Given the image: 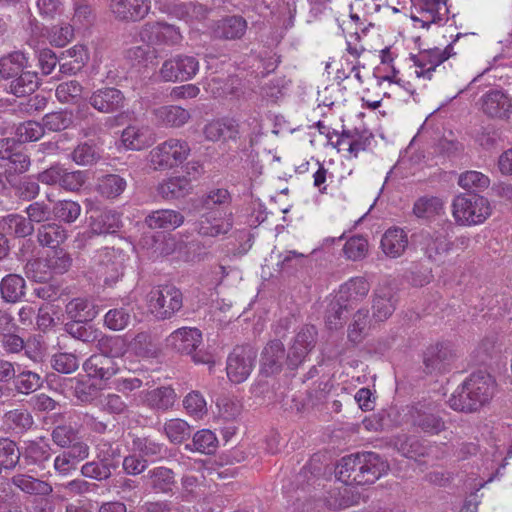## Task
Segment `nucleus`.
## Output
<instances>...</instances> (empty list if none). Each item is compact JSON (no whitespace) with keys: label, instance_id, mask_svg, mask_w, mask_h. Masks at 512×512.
I'll return each instance as SVG.
<instances>
[{"label":"nucleus","instance_id":"f257e3e1","mask_svg":"<svg viewBox=\"0 0 512 512\" xmlns=\"http://www.w3.org/2000/svg\"><path fill=\"white\" fill-rule=\"evenodd\" d=\"M389 471L388 462L372 451L343 457L337 465V478L346 485L373 484Z\"/></svg>","mask_w":512,"mask_h":512},{"label":"nucleus","instance_id":"f03ea898","mask_svg":"<svg viewBox=\"0 0 512 512\" xmlns=\"http://www.w3.org/2000/svg\"><path fill=\"white\" fill-rule=\"evenodd\" d=\"M492 214L490 201L479 194L463 193L452 202V215L461 226H476L484 223Z\"/></svg>","mask_w":512,"mask_h":512},{"label":"nucleus","instance_id":"7ed1b4c3","mask_svg":"<svg viewBox=\"0 0 512 512\" xmlns=\"http://www.w3.org/2000/svg\"><path fill=\"white\" fill-rule=\"evenodd\" d=\"M127 260L126 254L115 248H102L93 255L89 275L99 283L112 286L123 275L124 264Z\"/></svg>","mask_w":512,"mask_h":512},{"label":"nucleus","instance_id":"20e7f679","mask_svg":"<svg viewBox=\"0 0 512 512\" xmlns=\"http://www.w3.org/2000/svg\"><path fill=\"white\" fill-rule=\"evenodd\" d=\"M189 153L190 146L185 140L169 138L150 150L148 163L154 171L168 170L182 164Z\"/></svg>","mask_w":512,"mask_h":512},{"label":"nucleus","instance_id":"39448f33","mask_svg":"<svg viewBox=\"0 0 512 512\" xmlns=\"http://www.w3.org/2000/svg\"><path fill=\"white\" fill-rule=\"evenodd\" d=\"M149 312L158 320L170 319L183 306L181 291L174 286H158L146 297Z\"/></svg>","mask_w":512,"mask_h":512},{"label":"nucleus","instance_id":"423d86ee","mask_svg":"<svg viewBox=\"0 0 512 512\" xmlns=\"http://www.w3.org/2000/svg\"><path fill=\"white\" fill-rule=\"evenodd\" d=\"M233 227L231 208L210 209L196 222L195 229L201 236L217 237L227 234Z\"/></svg>","mask_w":512,"mask_h":512},{"label":"nucleus","instance_id":"0eeeda50","mask_svg":"<svg viewBox=\"0 0 512 512\" xmlns=\"http://www.w3.org/2000/svg\"><path fill=\"white\" fill-rule=\"evenodd\" d=\"M256 360V351L251 346H237L227 358L226 371L230 381L242 383L250 376Z\"/></svg>","mask_w":512,"mask_h":512},{"label":"nucleus","instance_id":"6e6552de","mask_svg":"<svg viewBox=\"0 0 512 512\" xmlns=\"http://www.w3.org/2000/svg\"><path fill=\"white\" fill-rule=\"evenodd\" d=\"M199 71V62L193 56L176 55L163 62L159 75L165 82L187 81Z\"/></svg>","mask_w":512,"mask_h":512},{"label":"nucleus","instance_id":"1a4fd4ad","mask_svg":"<svg viewBox=\"0 0 512 512\" xmlns=\"http://www.w3.org/2000/svg\"><path fill=\"white\" fill-rule=\"evenodd\" d=\"M142 42L148 45H177L182 41L179 28L165 22H147L139 32Z\"/></svg>","mask_w":512,"mask_h":512},{"label":"nucleus","instance_id":"9d476101","mask_svg":"<svg viewBox=\"0 0 512 512\" xmlns=\"http://www.w3.org/2000/svg\"><path fill=\"white\" fill-rule=\"evenodd\" d=\"M448 9L442 0H420L411 11V19L419 27L429 28L432 24H442L447 18Z\"/></svg>","mask_w":512,"mask_h":512},{"label":"nucleus","instance_id":"9b49d317","mask_svg":"<svg viewBox=\"0 0 512 512\" xmlns=\"http://www.w3.org/2000/svg\"><path fill=\"white\" fill-rule=\"evenodd\" d=\"M317 341V330L312 325L302 327L296 334L287 354V363L291 369L301 365L314 349Z\"/></svg>","mask_w":512,"mask_h":512},{"label":"nucleus","instance_id":"f8f14e48","mask_svg":"<svg viewBox=\"0 0 512 512\" xmlns=\"http://www.w3.org/2000/svg\"><path fill=\"white\" fill-rule=\"evenodd\" d=\"M454 54L452 44L447 45L444 49L436 47L419 52L414 56L416 76L431 80L437 67Z\"/></svg>","mask_w":512,"mask_h":512},{"label":"nucleus","instance_id":"ddd939ff","mask_svg":"<svg viewBox=\"0 0 512 512\" xmlns=\"http://www.w3.org/2000/svg\"><path fill=\"white\" fill-rule=\"evenodd\" d=\"M416 241L424 255L434 262L442 261L452 247L442 231H422L417 235Z\"/></svg>","mask_w":512,"mask_h":512},{"label":"nucleus","instance_id":"4468645a","mask_svg":"<svg viewBox=\"0 0 512 512\" xmlns=\"http://www.w3.org/2000/svg\"><path fill=\"white\" fill-rule=\"evenodd\" d=\"M88 102L95 110L104 114L119 112L126 106V98L123 92L115 87L108 86L94 90Z\"/></svg>","mask_w":512,"mask_h":512},{"label":"nucleus","instance_id":"2eb2a0df","mask_svg":"<svg viewBox=\"0 0 512 512\" xmlns=\"http://www.w3.org/2000/svg\"><path fill=\"white\" fill-rule=\"evenodd\" d=\"M201 343L202 333L193 327H181L166 338L167 347L186 355H192Z\"/></svg>","mask_w":512,"mask_h":512},{"label":"nucleus","instance_id":"dca6fc26","mask_svg":"<svg viewBox=\"0 0 512 512\" xmlns=\"http://www.w3.org/2000/svg\"><path fill=\"white\" fill-rule=\"evenodd\" d=\"M156 141L151 127L144 124L128 125L121 133L120 142L126 150L141 151Z\"/></svg>","mask_w":512,"mask_h":512},{"label":"nucleus","instance_id":"f3484780","mask_svg":"<svg viewBox=\"0 0 512 512\" xmlns=\"http://www.w3.org/2000/svg\"><path fill=\"white\" fill-rule=\"evenodd\" d=\"M248 28L245 18L240 15L225 16L211 25V34L216 39L239 40L244 37Z\"/></svg>","mask_w":512,"mask_h":512},{"label":"nucleus","instance_id":"a211bd4d","mask_svg":"<svg viewBox=\"0 0 512 512\" xmlns=\"http://www.w3.org/2000/svg\"><path fill=\"white\" fill-rule=\"evenodd\" d=\"M455 357L449 343H437L429 346L424 352L423 362L429 373L445 372Z\"/></svg>","mask_w":512,"mask_h":512},{"label":"nucleus","instance_id":"6ab92c4d","mask_svg":"<svg viewBox=\"0 0 512 512\" xmlns=\"http://www.w3.org/2000/svg\"><path fill=\"white\" fill-rule=\"evenodd\" d=\"M481 110L491 118L509 119L512 114V99L503 91H489L481 97Z\"/></svg>","mask_w":512,"mask_h":512},{"label":"nucleus","instance_id":"aec40b11","mask_svg":"<svg viewBox=\"0 0 512 512\" xmlns=\"http://www.w3.org/2000/svg\"><path fill=\"white\" fill-rule=\"evenodd\" d=\"M466 382L475 401L473 405H477L480 409L491 401L496 386L491 375L483 372L473 373Z\"/></svg>","mask_w":512,"mask_h":512},{"label":"nucleus","instance_id":"412c9836","mask_svg":"<svg viewBox=\"0 0 512 512\" xmlns=\"http://www.w3.org/2000/svg\"><path fill=\"white\" fill-rule=\"evenodd\" d=\"M370 284L364 277H353L343 283L337 293L345 308H353L368 295Z\"/></svg>","mask_w":512,"mask_h":512},{"label":"nucleus","instance_id":"4be33fe9","mask_svg":"<svg viewBox=\"0 0 512 512\" xmlns=\"http://www.w3.org/2000/svg\"><path fill=\"white\" fill-rule=\"evenodd\" d=\"M110 8L119 20L138 21L148 14L150 0H112Z\"/></svg>","mask_w":512,"mask_h":512},{"label":"nucleus","instance_id":"5701e85b","mask_svg":"<svg viewBox=\"0 0 512 512\" xmlns=\"http://www.w3.org/2000/svg\"><path fill=\"white\" fill-rule=\"evenodd\" d=\"M152 115L159 126L180 128L191 119L190 112L178 105H163L152 110Z\"/></svg>","mask_w":512,"mask_h":512},{"label":"nucleus","instance_id":"b1692460","mask_svg":"<svg viewBox=\"0 0 512 512\" xmlns=\"http://www.w3.org/2000/svg\"><path fill=\"white\" fill-rule=\"evenodd\" d=\"M203 134L208 141L236 140L239 135V126L236 120L222 118L212 120L203 128Z\"/></svg>","mask_w":512,"mask_h":512},{"label":"nucleus","instance_id":"393cba45","mask_svg":"<svg viewBox=\"0 0 512 512\" xmlns=\"http://www.w3.org/2000/svg\"><path fill=\"white\" fill-rule=\"evenodd\" d=\"M408 234L399 227H392L382 235L380 246L383 253L389 258L401 257L408 247Z\"/></svg>","mask_w":512,"mask_h":512},{"label":"nucleus","instance_id":"a878e982","mask_svg":"<svg viewBox=\"0 0 512 512\" xmlns=\"http://www.w3.org/2000/svg\"><path fill=\"white\" fill-rule=\"evenodd\" d=\"M285 359V348L279 340L269 342L262 352L261 372L266 376L277 374L281 371Z\"/></svg>","mask_w":512,"mask_h":512},{"label":"nucleus","instance_id":"bb28decb","mask_svg":"<svg viewBox=\"0 0 512 512\" xmlns=\"http://www.w3.org/2000/svg\"><path fill=\"white\" fill-rule=\"evenodd\" d=\"M411 417L413 425L420 428L424 433L435 435L446 428L444 420L436 415L432 408L424 405L415 407Z\"/></svg>","mask_w":512,"mask_h":512},{"label":"nucleus","instance_id":"cd10ccee","mask_svg":"<svg viewBox=\"0 0 512 512\" xmlns=\"http://www.w3.org/2000/svg\"><path fill=\"white\" fill-rule=\"evenodd\" d=\"M83 369L89 377L108 380L117 374L119 368L111 357L103 354L90 356L83 364Z\"/></svg>","mask_w":512,"mask_h":512},{"label":"nucleus","instance_id":"c85d7f7f","mask_svg":"<svg viewBox=\"0 0 512 512\" xmlns=\"http://www.w3.org/2000/svg\"><path fill=\"white\" fill-rule=\"evenodd\" d=\"M177 400L175 390L170 386H162L145 393V405L156 412H166L170 410Z\"/></svg>","mask_w":512,"mask_h":512},{"label":"nucleus","instance_id":"c756f323","mask_svg":"<svg viewBox=\"0 0 512 512\" xmlns=\"http://www.w3.org/2000/svg\"><path fill=\"white\" fill-rule=\"evenodd\" d=\"M23 457L27 464L44 468L51 458V446L44 437L26 441Z\"/></svg>","mask_w":512,"mask_h":512},{"label":"nucleus","instance_id":"7c9ffc66","mask_svg":"<svg viewBox=\"0 0 512 512\" xmlns=\"http://www.w3.org/2000/svg\"><path fill=\"white\" fill-rule=\"evenodd\" d=\"M184 222V216L176 210L161 209L152 211L146 218L145 223L151 229L174 230Z\"/></svg>","mask_w":512,"mask_h":512},{"label":"nucleus","instance_id":"2f4dec72","mask_svg":"<svg viewBox=\"0 0 512 512\" xmlns=\"http://www.w3.org/2000/svg\"><path fill=\"white\" fill-rule=\"evenodd\" d=\"M10 482L23 493L32 496H48L53 491L48 482L27 474H15L11 477Z\"/></svg>","mask_w":512,"mask_h":512},{"label":"nucleus","instance_id":"473e14b6","mask_svg":"<svg viewBox=\"0 0 512 512\" xmlns=\"http://www.w3.org/2000/svg\"><path fill=\"white\" fill-rule=\"evenodd\" d=\"M1 298L6 303H17L26 294L25 279L18 274H8L0 282Z\"/></svg>","mask_w":512,"mask_h":512},{"label":"nucleus","instance_id":"72a5a7b5","mask_svg":"<svg viewBox=\"0 0 512 512\" xmlns=\"http://www.w3.org/2000/svg\"><path fill=\"white\" fill-rule=\"evenodd\" d=\"M29 57L22 51H13L0 58V75L4 79L18 76L30 67Z\"/></svg>","mask_w":512,"mask_h":512},{"label":"nucleus","instance_id":"f704fd0d","mask_svg":"<svg viewBox=\"0 0 512 512\" xmlns=\"http://www.w3.org/2000/svg\"><path fill=\"white\" fill-rule=\"evenodd\" d=\"M395 310V299L392 290L388 287L375 291L372 302V315L376 321L388 319Z\"/></svg>","mask_w":512,"mask_h":512},{"label":"nucleus","instance_id":"c9c22d12","mask_svg":"<svg viewBox=\"0 0 512 512\" xmlns=\"http://www.w3.org/2000/svg\"><path fill=\"white\" fill-rule=\"evenodd\" d=\"M67 237V230L57 223L43 224L37 230V240L43 247L58 248Z\"/></svg>","mask_w":512,"mask_h":512},{"label":"nucleus","instance_id":"e433bc0d","mask_svg":"<svg viewBox=\"0 0 512 512\" xmlns=\"http://www.w3.org/2000/svg\"><path fill=\"white\" fill-rule=\"evenodd\" d=\"M191 190V183L186 176H174L161 182L157 191L165 199H177L184 197Z\"/></svg>","mask_w":512,"mask_h":512},{"label":"nucleus","instance_id":"4c0bfd02","mask_svg":"<svg viewBox=\"0 0 512 512\" xmlns=\"http://www.w3.org/2000/svg\"><path fill=\"white\" fill-rule=\"evenodd\" d=\"M66 312L70 319L82 323L93 320L98 315L99 310L91 301L84 298H75L66 305Z\"/></svg>","mask_w":512,"mask_h":512},{"label":"nucleus","instance_id":"58836bf2","mask_svg":"<svg viewBox=\"0 0 512 512\" xmlns=\"http://www.w3.org/2000/svg\"><path fill=\"white\" fill-rule=\"evenodd\" d=\"M474 402L470 388L465 380L452 393L448 400V405L451 409L458 412L473 413L479 410L477 405H473Z\"/></svg>","mask_w":512,"mask_h":512},{"label":"nucleus","instance_id":"ea45409f","mask_svg":"<svg viewBox=\"0 0 512 512\" xmlns=\"http://www.w3.org/2000/svg\"><path fill=\"white\" fill-rule=\"evenodd\" d=\"M13 383L19 393L27 395L38 390L43 384V379L38 373L21 369V367L17 365V375Z\"/></svg>","mask_w":512,"mask_h":512},{"label":"nucleus","instance_id":"a19ab883","mask_svg":"<svg viewBox=\"0 0 512 512\" xmlns=\"http://www.w3.org/2000/svg\"><path fill=\"white\" fill-rule=\"evenodd\" d=\"M126 180L117 174L104 175L98 179L96 189L105 198H116L126 189Z\"/></svg>","mask_w":512,"mask_h":512},{"label":"nucleus","instance_id":"79ce46f5","mask_svg":"<svg viewBox=\"0 0 512 512\" xmlns=\"http://www.w3.org/2000/svg\"><path fill=\"white\" fill-rule=\"evenodd\" d=\"M38 86L37 73L26 71L20 73L17 78L11 81L8 91L16 97H24L33 93Z\"/></svg>","mask_w":512,"mask_h":512},{"label":"nucleus","instance_id":"37998d69","mask_svg":"<svg viewBox=\"0 0 512 512\" xmlns=\"http://www.w3.org/2000/svg\"><path fill=\"white\" fill-rule=\"evenodd\" d=\"M132 447L133 450L138 452L142 457H147L154 461L162 459L166 453V448L162 443L149 437H136L133 439Z\"/></svg>","mask_w":512,"mask_h":512},{"label":"nucleus","instance_id":"c03bdc74","mask_svg":"<svg viewBox=\"0 0 512 512\" xmlns=\"http://www.w3.org/2000/svg\"><path fill=\"white\" fill-rule=\"evenodd\" d=\"M132 313L133 308L129 306L110 309L104 316V325L112 331L124 330L131 321Z\"/></svg>","mask_w":512,"mask_h":512},{"label":"nucleus","instance_id":"a18cd8bd","mask_svg":"<svg viewBox=\"0 0 512 512\" xmlns=\"http://www.w3.org/2000/svg\"><path fill=\"white\" fill-rule=\"evenodd\" d=\"M174 13L178 18L193 25L196 22L205 20L209 14V10L203 4L190 2L177 5Z\"/></svg>","mask_w":512,"mask_h":512},{"label":"nucleus","instance_id":"49530a36","mask_svg":"<svg viewBox=\"0 0 512 512\" xmlns=\"http://www.w3.org/2000/svg\"><path fill=\"white\" fill-rule=\"evenodd\" d=\"M119 216L113 211H104L97 216L91 217V231L94 234H107L115 232L119 227Z\"/></svg>","mask_w":512,"mask_h":512},{"label":"nucleus","instance_id":"de8ad7c7","mask_svg":"<svg viewBox=\"0 0 512 512\" xmlns=\"http://www.w3.org/2000/svg\"><path fill=\"white\" fill-rule=\"evenodd\" d=\"M217 444L216 435L211 430L202 429L194 434L192 443L187 444L186 448L203 454H212L216 450Z\"/></svg>","mask_w":512,"mask_h":512},{"label":"nucleus","instance_id":"09e8293b","mask_svg":"<svg viewBox=\"0 0 512 512\" xmlns=\"http://www.w3.org/2000/svg\"><path fill=\"white\" fill-rule=\"evenodd\" d=\"M163 431L170 442L180 444L190 437L191 427L186 421L175 418L164 423Z\"/></svg>","mask_w":512,"mask_h":512},{"label":"nucleus","instance_id":"8fccbe9b","mask_svg":"<svg viewBox=\"0 0 512 512\" xmlns=\"http://www.w3.org/2000/svg\"><path fill=\"white\" fill-rule=\"evenodd\" d=\"M83 86L77 80L60 83L55 90V96L61 103L77 104L82 97Z\"/></svg>","mask_w":512,"mask_h":512},{"label":"nucleus","instance_id":"3c124183","mask_svg":"<svg viewBox=\"0 0 512 512\" xmlns=\"http://www.w3.org/2000/svg\"><path fill=\"white\" fill-rule=\"evenodd\" d=\"M443 209V202L435 196H423L417 199L413 206V213L418 218H430L439 214Z\"/></svg>","mask_w":512,"mask_h":512},{"label":"nucleus","instance_id":"603ef678","mask_svg":"<svg viewBox=\"0 0 512 512\" xmlns=\"http://www.w3.org/2000/svg\"><path fill=\"white\" fill-rule=\"evenodd\" d=\"M150 485L157 492H167L174 484V472L166 467H155L147 474Z\"/></svg>","mask_w":512,"mask_h":512},{"label":"nucleus","instance_id":"864d4df0","mask_svg":"<svg viewBox=\"0 0 512 512\" xmlns=\"http://www.w3.org/2000/svg\"><path fill=\"white\" fill-rule=\"evenodd\" d=\"M26 277L35 282H46L52 277L48 261L46 258L29 260L24 266Z\"/></svg>","mask_w":512,"mask_h":512},{"label":"nucleus","instance_id":"5fc2aeb1","mask_svg":"<svg viewBox=\"0 0 512 512\" xmlns=\"http://www.w3.org/2000/svg\"><path fill=\"white\" fill-rule=\"evenodd\" d=\"M96 459L104 463L111 470L119 466L120 450L111 442L101 440L95 447Z\"/></svg>","mask_w":512,"mask_h":512},{"label":"nucleus","instance_id":"6e6d98bb","mask_svg":"<svg viewBox=\"0 0 512 512\" xmlns=\"http://www.w3.org/2000/svg\"><path fill=\"white\" fill-rule=\"evenodd\" d=\"M5 423L18 433L29 430L34 424L32 415L24 409H15L5 414Z\"/></svg>","mask_w":512,"mask_h":512},{"label":"nucleus","instance_id":"4d7b16f0","mask_svg":"<svg viewBox=\"0 0 512 512\" xmlns=\"http://www.w3.org/2000/svg\"><path fill=\"white\" fill-rule=\"evenodd\" d=\"M73 123V113L68 110L48 113L43 117V127L49 131L59 132L69 128Z\"/></svg>","mask_w":512,"mask_h":512},{"label":"nucleus","instance_id":"13d9d810","mask_svg":"<svg viewBox=\"0 0 512 512\" xmlns=\"http://www.w3.org/2000/svg\"><path fill=\"white\" fill-rule=\"evenodd\" d=\"M100 153L95 145L84 142L77 145L71 152V159L78 165L86 166L96 163Z\"/></svg>","mask_w":512,"mask_h":512},{"label":"nucleus","instance_id":"bf43d9fd","mask_svg":"<svg viewBox=\"0 0 512 512\" xmlns=\"http://www.w3.org/2000/svg\"><path fill=\"white\" fill-rule=\"evenodd\" d=\"M57 219L65 223H73L80 216L81 206L72 200H60L53 207Z\"/></svg>","mask_w":512,"mask_h":512},{"label":"nucleus","instance_id":"052dcab7","mask_svg":"<svg viewBox=\"0 0 512 512\" xmlns=\"http://www.w3.org/2000/svg\"><path fill=\"white\" fill-rule=\"evenodd\" d=\"M368 252V241L362 236H353L349 238L344 247V256L351 261H359L365 258Z\"/></svg>","mask_w":512,"mask_h":512},{"label":"nucleus","instance_id":"680f3d73","mask_svg":"<svg viewBox=\"0 0 512 512\" xmlns=\"http://www.w3.org/2000/svg\"><path fill=\"white\" fill-rule=\"evenodd\" d=\"M101 354L108 355L111 359L120 357L126 352V342L120 336H104L98 340Z\"/></svg>","mask_w":512,"mask_h":512},{"label":"nucleus","instance_id":"e2e57ef3","mask_svg":"<svg viewBox=\"0 0 512 512\" xmlns=\"http://www.w3.org/2000/svg\"><path fill=\"white\" fill-rule=\"evenodd\" d=\"M5 223L8 231L16 237L24 238L34 231L33 224L22 215L10 214L5 217Z\"/></svg>","mask_w":512,"mask_h":512},{"label":"nucleus","instance_id":"0e129e2a","mask_svg":"<svg viewBox=\"0 0 512 512\" xmlns=\"http://www.w3.org/2000/svg\"><path fill=\"white\" fill-rule=\"evenodd\" d=\"M231 194L227 189L217 188L209 191L203 198V205L208 209L231 208Z\"/></svg>","mask_w":512,"mask_h":512},{"label":"nucleus","instance_id":"69168bd1","mask_svg":"<svg viewBox=\"0 0 512 512\" xmlns=\"http://www.w3.org/2000/svg\"><path fill=\"white\" fill-rule=\"evenodd\" d=\"M183 406L187 413L196 419H200L207 414L206 401L202 394L197 391H192L185 396Z\"/></svg>","mask_w":512,"mask_h":512},{"label":"nucleus","instance_id":"338daca9","mask_svg":"<svg viewBox=\"0 0 512 512\" xmlns=\"http://www.w3.org/2000/svg\"><path fill=\"white\" fill-rule=\"evenodd\" d=\"M458 184L466 190H484L489 187L490 179L479 171H466L459 176Z\"/></svg>","mask_w":512,"mask_h":512},{"label":"nucleus","instance_id":"774afa93","mask_svg":"<svg viewBox=\"0 0 512 512\" xmlns=\"http://www.w3.org/2000/svg\"><path fill=\"white\" fill-rule=\"evenodd\" d=\"M46 259L52 274H63L69 270L72 264L70 254L62 248H55Z\"/></svg>","mask_w":512,"mask_h":512}]
</instances>
